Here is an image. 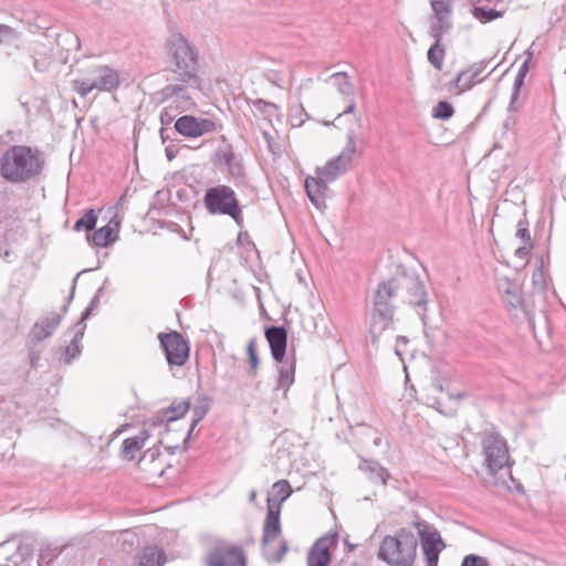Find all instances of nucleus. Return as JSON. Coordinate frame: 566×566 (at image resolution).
I'll list each match as a JSON object with an SVG mask.
<instances>
[{
    "label": "nucleus",
    "instance_id": "cd10ccee",
    "mask_svg": "<svg viewBox=\"0 0 566 566\" xmlns=\"http://www.w3.org/2000/svg\"><path fill=\"white\" fill-rule=\"evenodd\" d=\"M216 163L226 166L231 172H233V166H238L235 163V156L231 148L218 150L216 153Z\"/></svg>",
    "mask_w": 566,
    "mask_h": 566
},
{
    "label": "nucleus",
    "instance_id": "f257e3e1",
    "mask_svg": "<svg viewBox=\"0 0 566 566\" xmlns=\"http://www.w3.org/2000/svg\"><path fill=\"white\" fill-rule=\"evenodd\" d=\"M426 302L422 282L410 274L400 272L381 282L375 294L374 312L370 317V332L381 335L394 321L395 308L399 304L419 306Z\"/></svg>",
    "mask_w": 566,
    "mask_h": 566
},
{
    "label": "nucleus",
    "instance_id": "6e6552de",
    "mask_svg": "<svg viewBox=\"0 0 566 566\" xmlns=\"http://www.w3.org/2000/svg\"><path fill=\"white\" fill-rule=\"evenodd\" d=\"M208 566H247L243 547L232 543H219L207 556Z\"/></svg>",
    "mask_w": 566,
    "mask_h": 566
},
{
    "label": "nucleus",
    "instance_id": "473e14b6",
    "mask_svg": "<svg viewBox=\"0 0 566 566\" xmlns=\"http://www.w3.org/2000/svg\"><path fill=\"white\" fill-rule=\"evenodd\" d=\"M15 38L14 29L8 24L0 23V44Z\"/></svg>",
    "mask_w": 566,
    "mask_h": 566
},
{
    "label": "nucleus",
    "instance_id": "2eb2a0df",
    "mask_svg": "<svg viewBox=\"0 0 566 566\" xmlns=\"http://www.w3.org/2000/svg\"><path fill=\"white\" fill-rule=\"evenodd\" d=\"M119 227V221L113 218L107 224L87 234V241L94 247L106 248L117 241Z\"/></svg>",
    "mask_w": 566,
    "mask_h": 566
},
{
    "label": "nucleus",
    "instance_id": "423d86ee",
    "mask_svg": "<svg viewBox=\"0 0 566 566\" xmlns=\"http://www.w3.org/2000/svg\"><path fill=\"white\" fill-rule=\"evenodd\" d=\"M280 514L281 509L277 505H270L263 525L262 544L269 558L273 560H281L287 549L282 542H280L277 552L270 549V544L277 539L281 533Z\"/></svg>",
    "mask_w": 566,
    "mask_h": 566
},
{
    "label": "nucleus",
    "instance_id": "6ab92c4d",
    "mask_svg": "<svg viewBox=\"0 0 566 566\" xmlns=\"http://www.w3.org/2000/svg\"><path fill=\"white\" fill-rule=\"evenodd\" d=\"M327 184L328 181L323 180L318 175L316 177H307L305 179L306 193L317 208L324 206Z\"/></svg>",
    "mask_w": 566,
    "mask_h": 566
},
{
    "label": "nucleus",
    "instance_id": "7ed1b4c3",
    "mask_svg": "<svg viewBox=\"0 0 566 566\" xmlns=\"http://www.w3.org/2000/svg\"><path fill=\"white\" fill-rule=\"evenodd\" d=\"M42 158L38 149L22 145L8 148L0 158V175L10 182H23L42 169Z\"/></svg>",
    "mask_w": 566,
    "mask_h": 566
},
{
    "label": "nucleus",
    "instance_id": "f3484780",
    "mask_svg": "<svg viewBox=\"0 0 566 566\" xmlns=\"http://www.w3.org/2000/svg\"><path fill=\"white\" fill-rule=\"evenodd\" d=\"M273 358L281 363L285 357L287 333L284 327H270L265 331Z\"/></svg>",
    "mask_w": 566,
    "mask_h": 566
},
{
    "label": "nucleus",
    "instance_id": "bb28decb",
    "mask_svg": "<svg viewBox=\"0 0 566 566\" xmlns=\"http://www.w3.org/2000/svg\"><path fill=\"white\" fill-rule=\"evenodd\" d=\"M97 221V216L94 209H88L85 211L82 218H80L75 224L74 230L81 231L85 230L87 232L94 230Z\"/></svg>",
    "mask_w": 566,
    "mask_h": 566
},
{
    "label": "nucleus",
    "instance_id": "ea45409f",
    "mask_svg": "<svg viewBox=\"0 0 566 566\" xmlns=\"http://www.w3.org/2000/svg\"><path fill=\"white\" fill-rule=\"evenodd\" d=\"M264 137L266 139V143H268V146H269V149L275 154V149H274V146H273V138L268 134V133H264Z\"/></svg>",
    "mask_w": 566,
    "mask_h": 566
},
{
    "label": "nucleus",
    "instance_id": "c85d7f7f",
    "mask_svg": "<svg viewBox=\"0 0 566 566\" xmlns=\"http://www.w3.org/2000/svg\"><path fill=\"white\" fill-rule=\"evenodd\" d=\"M454 114V109L449 102L441 101L432 109L434 118L448 119Z\"/></svg>",
    "mask_w": 566,
    "mask_h": 566
},
{
    "label": "nucleus",
    "instance_id": "4468645a",
    "mask_svg": "<svg viewBox=\"0 0 566 566\" xmlns=\"http://www.w3.org/2000/svg\"><path fill=\"white\" fill-rule=\"evenodd\" d=\"M355 153V145L353 138H349V147L345 153L340 154L337 158L328 161L322 168H318L316 174L325 181H333L338 175L344 172L352 161L353 154Z\"/></svg>",
    "mask_w": 566,
    "mask_h": 566
},
{
    "label": "nucleus",
    "instance_id": "ddd939ff",
    "mask_svg": "<svg viewBox=\"0 0 566 566\" xmlns=\"http://www.w3.org/2000/svg\"><path fill=\"white\" fill-rule=\"evenodd\" d=\"M176 130L190 138H197L216 130V123L209 118H198L191 115L179 117L175 123Z\"/></svg>",
    "mask_w": 566,
    "mask_h": 566
},
{
    "label": "nucleus",
    "instance_id": "aec40b11",
    "mask_svg": "<svg viewBox=\"0 0 566 566\" xmlns=\"http://www.w3.org/2000/svg\"><path fill=\"white\" fill-rule=\"evenodd\" d=\"M174 56L177 69L191 76L195 71L196 57L190 48L187 44H179L174 52Z\"/></svg>",
    "mask_w": 566,
    "mask_h": 566
},
{
    "label": "nucleus",
    "instance_id": "7c9ffc66",
    "mask_svg": "<svg viewBox=\"0 0 566 566\" xmlns=\"http://www.w3.org/2000/svg\"><path fill=\"white\" fill-rule=\"evenodd\" d=\"M473 15L480 21L486 22L501 17V12L494 10L486 11L482 8H475L473 11Z\"/></svg>",
    "mask_w": 566,
    "mask_h": 566
},
{
    "label": "nucleus",
    "instance_id": "c756f323",
    "mask_svg": "<svg viewBox=\"0 0 566 566\" xmlns=\"http://www.w3.org/2000/svg\"><path fill=\"white\" fill-rule=\"evenodd\" d=\"M73 85L74 90L83 96L95 88L97 90L96 81L94 80H74Z\"/></svg>",
    "mask_w": 566,
    "mask_h": 566
},
{
    "label": "nucleus",
    "instance_id": "f704fd0d",
    "mask_svg": "<svg viewBox=\"0 0 566 566\" xmlns=\"http://www.w3.org/2000/svg\"><path fill=\"white\" fill-rule=\"evenodd\" d=\"M528 72V65H527V61L524 62L522 64V66L520 67V71H518V74L515 78V83H514V86H515V92L517 93L518 90L521 88V86L523 85V82H524V77L526 75V73Z\"/></svg>",
    "mask_w": 566,
    "mask_h": 566
},
{
    "label": "nucleus",
    "instance_id": "dca6fc26",
    "mask_svg": "<svg viewBox=\"0 0 566 566\" xmlns=\"http://www.w3.org/2000/svg\"><path fill=\"white\" fill-rule=\"evenodd\" d=\"M150 438L149 429L143 428L136 434L124 439L120 448V455L124 460H134Z\"/></svg>",
    "mask_w": 566,
    "mask_h": 566
},
{
    "label": "nucleus",
    "instance_id": "a211bd4d",
    "mask_svg": "<svg viewBox=\"0 0 566 566\" xmlns=\"http://www.w3.org/2000/svg\"><path fill=\"white\" fill-rule=\"evenodd\" d=\"M452 0H431V7L436 17V22L431 27V33L437 29H442V34L451 27L449 17L452 11Z\"/></svg>",
    "mask_w": 566,
    "mask_h": 566
},
{
    "label": "nucleus",
    "instance_id": "39448f33",
    "mask_svg": "<svg viewBox=\"0 0 566 566\" xmlns=\"http://www.w3.org/2000/svg\"><path fill=\"white\" fill-rule=\"evenodd\" d=\"M203 201L210 213L228 214L239 221L241 209L235 193L230 187L220 185L208 189Z\"/></svg>",
    "mask_w": 566,
    "mask_h": 566
},
{
    "label": "nucleus",
    "instance_id": "393cba45",
    "mask_svg": "<svg viewBox=\"0 0 566 566\" xmlns=\"http://www.w3.org/2000/svg\"><path fill=\"white\" fill-rule=\"evenodd\" d=\"M166 563L165 553L156 547H150L145 549L142 559L139 562L140 566H164Z\"/></svg>",
    "mask_w": 566,
    "mask_h": 566
},
{
    "label": "nucleus",
    "instance_id": "2f4dec72",
    "mask_svg": "<svg viewBox=\"0 0 566 566\" xmlns=\"http://www.w3.org/2000/svg\"><path fill=\"white\" fill-rule=\"evenodd\" d=\"M255 340L254 339H251L248 344V348H247V352H248V355H249V361H250V367L253 371L256 370L258 366H259V359H258V356H256V350H255Z\"/></svg>",
    "mask_w": 566,
    "mask_h": 566
},
{
    "label": "nucleus",
    "instance_id": "f03ea898",
    "mask_svg": "<svg viewBox=\"0 0 566 566\" xmlns=\"http://www.w3.org/2000/svg\"><path fill=\"white\" fill-rule=\"evenodd\" d=\"M481 458L488 481L510 488L513 460L505 438L496 432L486 433L481 440Z\"/></svg>",
    "mask_w": 566,
    "mask_h": 566
},
{
    "label": "nucleus",
    "instance_id": "20e7f679",
    "mask_svg": "<svg viewBox=\"0 0 566 566\" xmlns=\"http://www.w3.org/2000/svg\"><path fill=\"white\" fill-rule=\"evenodd\" d=\"M417 552L416 535L410 528L401 527L382 538L378 557L389 566H413Z\"/></svg>",
    "mask_w": 566,
    "mask_h": 566
},
{
    "label": "nucleus",
    "instance_id": "72a5a7b5",
    "mask_svg": "<svg viewBox=\"0 0 566 566\" xmlns=\"http://www.w3.org/2000/svg\"><path fill=\"white\" fill-rule=\"evenodd\" d=\"M461 566H488V562L483 557L469 555L464 557Z\"/></svg>",
    "mask_w": 566,
    "mask_h": 566
},
{
    "label": "nucleus",
    "instance_id": "5701e85b",
    "mask_svg": "<svg viewBox=\"0 0 566 566\" xmlns=\"http://www.w3.org/2000/svg\"><path fill=\"white\" fill-rule=\"evenodd\" d=\"M189 408L190 402L188 400L174 401L168 408L161 411V421H176L184 417L189 411Z\"/></svg>",
    "mask_w": 566,
    "mask_h": 566
},
{
    "label": "nucleus",
    "instance_id": "f8f14e48",
    "mask_svg": "<svg viewBox=\"0 0 566 566\" xmlns=\"http://www.w3.org/2000/svg\"><path fill=\"white\" fill-rule=\"evenodd\" d=\"M485 66L482 62L473 63L458 73L453 83L450 85V92L460 95L474 85L481 83L485 75L483 74Z\"/></svg>",
    "mask_w": 566,
    "mask_h": 566
},
{
    "label": "nucleus",
    "instance_id": "0eeeda50",
    "mask_svg": "<svg viewBox=\"0 0 566 566\" xmlns=\"http://www.w3.org/2000/svg\"><path fill=\"white\" fill-rule=\"evenodd\" d=\"M415 527L421 539L426 566H438L439 555L446 547L440 533L426 522H416Z\"/></svg>",
    "mask_w": 566,
    "mask_h": 566
},
{
    "label": "nucleus",
    "instance_id": "b1692460",
    "mask_svg": "<svg viewBox=\"0 0 566 566\" xmlns=\"http://www.w3.org/2000/svg\"><path fill=\"white\" fill-rule=\"evenodd\" d=\"M95 81L97 90L101 91H111L115 88L119 83L117 73L107 67H102L98 70V77Z\"/></svg>",
    "mask_w": 566,
    "mask_h": 566
},
{
    "label": "nucleus",
    "instance_id": "79ce46f5",
    "mask_svg": "<svg viewBox=\"0 0 566 566\" xmlns=\"http://www.w3.org/2000/svg\"><path fill=\"white\" fill-rule=\"evenodd\" d=\"M349 551L354 549V546L352 544H348Z\"/></svg>",
    "mask_w": 566,
    "mask_h": 566
},
{
    "label": "nucleus",
    "instance_id": "4c0bfd02",
    "mask_svg": "<svg viewBox=\"0 0 566 566\" xmlns=\"http://www.w3.org/2000/svg\"><path fill=\"white\" fill-rule=\"evenodd\" d=\"M516 237H518L527 247H532L531 234L525 227H521L516 230Z\"/></svg>",
    "mask_w": 566,
    "mask_h": 566
},
{
    "label": "nucleus",
    "instance_id": "c9c22d12",
    "mask_svg": "<svg viewBox=\"0 0 566 566\" xmlns=\"http://www.w3.org/2000/svg\"><path fill=\"white\" fill-rule=\"evenodd\" d=\"M81 352V347H80V344L76 339H73L67 346H66V349H65V353H66V356H67V360L76 357Z\"/></svg>",
    "mask_w": 566,
    "mask_h": 566
},
{
    "label": "nucleus",
    "instance_id": "58836bf2",
    "mask_svg": "<svg viewBox=\"0 0 566 566\" xmlns=\"http://www.w3.org/2000/svg\"><path fill=\"white\" fill-rule=\"evenodd\" d=\"M511 566H539L535 558L531 556L523 557L516 565Z\"/></svg>",
    "mask_w": 566,
    "mask_h": 566
},
{
    "label": "nucleus",
    "instance_id": "a878e982",
    "mask_svg": "<svg viewBox=\"0 0 566 566\" xmlns=\"http://www.w3.org/2000/svg\"><path fill=\"white\" fill-rule=\"evenodd\" d=\"M295 378V361H291L286 365H283L279 373L277 386L280 389H283L284 392L289 390V388L294 382Z\"/></svg>",
    "mask_w": 566,
    "mask_h": 566
},
{
    "label": "nucleus",
    "instance_id": "e433bc0d",
    "mask_svg": "<svg viewBox=\"0 0 566 566\" xmlns=\"http://www.w3.org/2000/svg\"><path fill=\"white\" fill-rule=\"evenodd\" d=\"M256 106L259 107V109H261L262 112H266V113H273V112L279 111L277 105H275L274 103L262 101V99L256 102Z\"/></svg>",
    "mask_w": 566,
    "mask_h": 566
},
{
    "label": "nucleus",
    "instance_id": "412c9836",
    "mask_svg": "<svg viewBox=\"0 0 566 566\" xmlns=\"http://www.w3.org/2000/svg\"><path fill=\"white\" fill-rule=\"evenodd\" d=\"M431 34L434 38L436 42L428 50L427 59L437 71H441L443 69L446 59V48L442 44V29H437V31Z\"/></svg>",
    "mask_w": 566,
    "mask_h": 566
},
{
    "label": "nucleus",
    "instance_id": "9d476101",
    "mask_svg": "<svg viewBox=\"0 0 566 566\" xmlns=\"http://www.w3.org/2000/svg\"><path fill=\"white\" fill-rule=\"evenodd\" d=\"M159 340L170 365L182 366L189 357L188 342L178 332L160 334Z\"/></svg>",
    "mask_w": 566,
    "mask_h": 566
},
{
    "label": "nucleus",
    "instance_id": "1a4fd4ad",
    "mask_svg": "<svg viewBox=\"0 0 566 566\" xmlns=\"http://www.w3.org/2000/svg\"><path fill=\"white\" fill-rule=\"evenodd\" d=\"M139 479L148 483H155L161 478L168 468L165 457L156 447L148 448L137 463Z\"/></svg>",
    "mask_w": 566,
    "mask_h": 566
},
{
    "label": "nucleus",
    "instance_id": "a19ab883",
    "mask_svg": "<svg viewBox=\"0 0 566 566\" xmlns=\"http://www.w3.org/2000/svg\"><path fill=\"white\" fill-rule=\"evenodd\" d=\"M398 342H403V343H406V342H407V339H406L405 337H398Z\"/></svg>",
    "mask_w": 566,
    "mask_h": 566
},
{
    "label": "nucleus",
    "instance_id": "9b49d317",
    "mask_svg": "<svg viewBox=\"0 0 566 566\" xmlns=\"http://www.w3.org/2000/svg\"><path fill=\"white\" fill-rule=\"evenodd\" d=\"M338 544V535L328 533L319 537L307 554V566H329L332 553Z\"/></svg>",
    "mask_w": 566,
    "mask_h": 566
},
{
    "label": "nucleus",
    "instance_id": "4be33fe9",
    "mask_svg": "<svg viewBox=\"0 0 566 566\" xmlns=\"http://www.w3.org/2000/svg\"><path fill=\"white\" fill-rule=\"evenodd\" d=\"M292 492V486L287 480L276 481L272 485L271 492L268 496V507H270V505H277L281 509L283 502L290 497Z\"/></svg>",
    "mask_w": 566,
    "mask_h": 566
}]
</instances>
